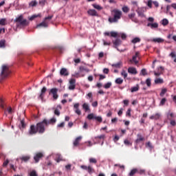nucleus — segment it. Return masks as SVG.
I'll list each match as a JSON object with an SVG mask.
<instances>
[{"label":"nucleus","mask_w":176,"mask_h":176,"mask_svg":"<svg viewBox=\"0 0 176 176\" xmlns=\"http://www.w3.org/2000/svg\"><path fill=\"white\" fill-rule=\"evenodd\" d=\"M45 126H46L45 120L37 123L36 126L35 125H31L29 130V134H30V135H34V134H36L37 133H38V134H43L45 131Z\"/></svg>","instance_id":"nucleus-1"},{"label":"nucleus","mask_w":176,"mask_h":176,"mask_svg":"<svg viewBox=\"0 0 176 176\" xmlns=\"http://www.w3.org/2000/svg\"><path fill=\"white\" fill-rule=\"evenodd\" d=\"M111 14L113 18L109 17V21L110 23H118V21L122 19V12L120 11V10L114 9L111 11Z\"/></svg>","instance_id":"nucleus-2"},{"label":"nucleus","mask_w":176,"mask_h":176,"mask_svg":"<svg viewBox=\"0 0 176 176\" xmlns=\"http://www.w3.org/2000/svg\"><path fill=\"white\" fill-rule=\"evenodd\" d=\"M87 118L88 120H96V122H98V123H102V117L100 116H97L93 113L89 114Z\"/></svg>","instance_id":"nucleus-3"},{"label":"nucleus","mask_w":176,"mask_h":176,"mask_svg":"<svg viewBox=\"0 0 176 176\" xmlns=\"http://www.w3.org/2000/svg\"><path fill=\"white\" fill-rule=\"evenodd\" d=\"M80 168L82 170H85V171H87L88 174H93V173H95L94 168H93L91 166L89 165L88 166L86 165H81Z\"/></svg>","instance_id":"nucleus-4"},{"label":"nucleus","mask_w":176,"mask_h":176,"mask_svg":"<svg viewBox=\"0 0 176 176\" xmlns=\"http://www.w3.org/2000/svg\"><path fill=\"white\" fill-rule=\"evenodd\" d=\"M137 58H140V52H135V56H133L132 59L130 60V63H131V64L134 63L135 65H137V64L140 63Z\"/></svg>","instance_id":"nucleus-5"},{"label":"nucleus","mask_w":176,"mask_h":176,"mask_svg":"<svg viewBox=\"0 0 176 176\" xmlns=\"http://www.w3.org/2000/svg\"><path fill=\"white\" fill-rule=\"evenodd\" d=\"M1 76L6 77L9 75V67L8 65H3L2 66V70L1 73Z\"/></svg>","instance_id":"nucleus-6"},{"label":"nucleus","mask_w":176,"mask_h":176,"mask_svg":"<svg viewBox=\"0 0 176 176\" xmlns=\"http://www.w3.org/2000/svg\"><path fill=\"white\" fill-rule=\"evenodd\" d=\"M14 23H16L17 28H21L23 25V15H20L14 20Z\"/></svg>","instance_id":"nucleus-7"},{"label":"nucleus","mask_w":176,"mask_h":176,"mask_svg":"<svg viewBox=\"0 0 176 176\" xmlns=\"http://www.w3.org/2000/svg\"><path fill=\"white\" fill-rule=\"evenodd\" d=\"M58 91V89L57 88H52L50 91V94L53 95L54 100H57L58 98V95L57 94Z\"/></svg>","instance_id":"nucleus-8"},{"label":"nucleus","mask_w":176,"mask_h":176,"mask_svg":"<svg viewBox=\"0 0 176 176\" xmlns=\"http://www.w3.org/2000/svg\"><path fill=\"white\" fill-rule=\"evenodd\" d=\"M76 80H75V78L70 79L69 90H75V87H76Z\"/></svg>","instance_id":"nucleus-9"},{"label":"nucleus","mask_w":176,"mask_h":176,"mask_svg":"<svg viewBox=\"0 0 176 176\" xmlns=\"http://www.w3.org/2000/svg\"><path fill=\"white\" fill-rule=\"evenodd\" d=\"M43 157V153H37L34 157V160L35 161V163H39V160Z\"/></svg>","instance_id":"nucleus-10"},{"label":"nucleus","mask_w":176,"mask_h":176,"mask_svg":"<svg viewBox=\"0 0 176 176\" xmlns=\"http://www.w3.org/2000/svg\"><path fill=\"white\" fill-rule=\"evenodd\" d=\"M74 108L75 109L74 110L75 113L78 115V116H80V115H82V111H80V109H79V103L74 104Z\"/></svg>","instance_id":"nucleus-11"},{"label":"nucleus","mask_w":176,"mask_h":176,"mask_svg":"<svg viewBox=\"0 0 176 176\" xmlns=\"http://www.w3.org/2000/svg\"><path fill=\"white\" fill-rule=\"evenodd\" d=\"M57 122V120L56 118H52L50 120H47L46 119H44V122H45V126H49V124H54Z\"/></svg>","instance_id":"nucleus-12"},{"label":"nucleus","mask_w":176,"mask_h":176,"mask_svg":"<svg viewBox=\"0 0 176 176\" xmlns=\"http://www.w3.org/2000/svg\"><path fill=\"white\" fill-rule=\"evenodd\" d=\"M60 74L61 76H68L69 75V72L65 67H63L60 71Z\"/></svg>","instance_id":"nucleus-13"},{"label":"nucleus","mask_w":176,"mask_h":176,"mask_svg":"<svg viewBox=\"0 0 176 176\" xmlns=\"http://www.w3.org/2000/svg\"><path fill=\"white\" fill-rule=\"evenodd\" d=\"M128 72L129 74H131V75H137L138 74V72H137V69L135 67H129L128 68Z\"/></svg>","instance_id":"nucleus-14"},{"label":"nucleus","mask_w":176,"mask_h":176,"mask_svg":"<svg viewBox=\"0 0 176 176\" xmlns=\"http://www.w3.org/2000/svg\"><path fill=\"white\" fill-rule=\"evenodd\" d=\"M82 72H90V69H89L86 66H80L79 74H82Z\"/></svg>","instance_id":"nucleus-15"},{"label":"nucleus","mask_w":176,"mask_h":176,"mask_svg":"<svg viewBox=\"0 0 176 176\" xmlns=\"http://www.w3.org/2000/svg\"><path fill=\"white\" fill-rule=\"evenodd\" d=\"M160 116H162V115L160 113H156L155 114L150 116V119L151 120H159V119H160Z\"/></svg>","instance_id":"nucleus-16"},{"label":"nucleus","mask_w":176,"mask_h":176,"mask_svg":"<svg viewBox=\"0 0 176 176\" xmlns=\"http://www.w3.org/2000/svg\"><path fill=\"white\" fill-rule=\"evenodd\" d=\"M164 70V67L160 66V67H158V72H154V75L155 76H160V75H162V74H163V71Z\"/></svg>","instance_id":"nucleus-17"},{"label":"nucleus","mask_w":176,"mask_h":176,"mask_svg":"<svg viewBox=\"0 0 176 176\" xmlns=\"http://www.w3.org/2000/svg\"><path fill=\"white\" fill-rule=\"evenodd\" d=\"M87 13L89 16H98V13H97V11L96 10H89L87 11Z\"/></svg>","instance_id":"nucleus-18"},{"label":"nucleus","mask_w":176,"mask_h":176,"mask_svg":"<svg viewBox=\"0 0 176 176\" xmlns=\"http://www.w3.org/2000/svg\"><path fill=\"white\" fill-rule=\"evenodd\" d=\"M81 140H82V136L77 137L73 143L74 146H78V145H79V143L80 142Z\"/></svg>","instance_id":"nucleus-19"},{"label":"nucleus","mask_w":176,"mask_h":176,"mask_svg":"<svg viewBox=\"0 0 176 176\" xmlns=\"http://www.w3.org/2000/svg\"><path fill=\"white\" fill-rule=\"evenodd\" d=\"M104 35H106V36H109V35H111L112 38H116V36H118V33L116 32H111V33L106 32H104Z\"/></svg>","instance_id":"nucleus-20"},{"label":"nucleus","mask_w":176,"mask_h":176,"mask_svg":"<svg viewBox=\"0 0 176 176\" xmlns=\"http://www.w3.org/2000/svg\"><path fill=\"white\" fill-rule=\"evenodd\" d=\"M137 139L135 140L136 144H138L140 142H141V141H144V140H145V138H144V137H142V135H141V133H139L137 135Z\"/></svg>","instance_id":"nucleus-21"},{"label":"nucleus","mask_w":176,"mask_h":176,"mask_svg":"<svg viewBox=\"0 0 176 176\" xmlns=\"http://www.w3.org/2000/svg\"><path fill=\"white\" fill-rule=\"evenodd\" d=\"M113 43L116 47H118V46H120V45H122V40H120V38H117L113 41Z\"/></svg>","instance_id":"nucleus-22"},{"label":"nucleus","mask_w":176,"mask_h":176,"mask_svg":"<svg viewBox=\"0 0 176 176\" xmlns=\"http://www.w3.org/2000/svg\"><path fill=\"white\" fill-rule=\"evenodd\" d=\"M58 109H61L60 105H58L57 108L55 109V110L54 111V115H56V116H60V110H58Z\"/></svg>","instance_id":"nucleus-23"},{"label":"nucleus","mask_w":176,"mask_h":176,"mask_svg":"<svg viewBox=\"0 0 176 176\" xmlns=\"http://www.w3.org/2000/svg\"><path fill=\"white\" fill-rule=\"evenodd\" d=\"M82 109H85V112H90V106L87 103H84L82 104Z\"/></svg>","instance_id":"nucleus-24"},{"label":"nucleus","mask_w":176,"mask_h":176,"mask_svg":"<svg viewBox=\"0 0 176 176\" xmlns=\"http://www.w3.org/2000/svg\"><path fill=\"white\" fill-rule=\"evenodd\" d=\"M147 27H151V28L152 29L157 28L159 27V24L157 23H148L147 24Z\"/></svg>","instance_id":"nucleus-25"},{"label":"nucleus","mask_w":176,"mask_h":176,"mask_svg":"<svg viewBox=\"0 0 176 176\" xmlns=\"http://www.w3.org/2000/svg\"><path fill=\"white\" fill-rule=\"evenodd\" d=\"M139 90H140V85L138 84H137L135 87H132L131 88V93H135V91H138Z\"/></svg>","instance_id":"nucleus-26"},{"label":"nucleus","mask_w":176,"mask_h":176,"mask_svg":"<svg viewBox=\"0 0 176 176\" xmlns=\"http://www.w3.org/2000/svg\"><path fill=\"white\" fill-rule=\"evenodd\" d=\"M47 90V89L46 88V87H43L41 89V93L39 96V98L41 99V100H43V94H45V93H46V91Z\"/></svg>","instance_id":"nucleus-27"},{"label":"nucleus","mask_w":176,"mask_h":176,"mask_svg":"<svg viewBox=\"0 0 176 176\" xmlns=\"http://www.w3.org/2000/svg\"><path fill=\"white\" fill-rule=\"evenodd\" d=\"M16 124L19 125V128L20 130H21V127H23V120H21V118H18V121L16 122Z\"/></svg>","instance_id":"nucleus-28"},{"label":"nucleus","mask_w":176,"mask_h":176,"mask_svg":"<svg viewBox=\"0 0 176 176\" xmlns=\"http://www.w3.org/2000/svg\"><path fill=\"white\" fill-rule=\"evenodd\" d=\"M155 85H162V83H164V80L162 78H156L155 80Z\"/></svg>","instance_id":"nucleus-29"},{"label":"nucleus","mask_w":176,"mask_h":176,"mask_svg":"<svg viewBox=\"0 0 176 176\" xmlns=\"http://www.w3.org/2000/svg\"><path fill=\"white\" fill-rule=\"evenodd\" d=\"M138 168H133L129 173V176H134L135 174L138 173Z\"/></svg>","instance_id":"nucleus-30"},{"label":"nucleus","mask_w":176,"mask_h":176,"mask_svg":"<svg viewBox=\"0 0 176 176\" xmlns=\"http://www.w3.org/2000/svg\"><path fill=\"white\" fill-rule=\"evenodd\" d=\"M153 42H155L157 43H163V42H164V39L162 38H157L153 39Z\"/></svg>","instance_id":"nucleus-31"},{"label":"nucleus","mask_w":176,"mask_h":176,"mask_svg":"<svg viewBox=\"0 0 176 176\" xmlns=\"http://www.w3.org/2000/svg\"><path fill=\"white\" fill-rule=\"evenodd\" d=\"M167 93V89L164 88L162 89L160 96V97H164V95Z\"/></svg>","instance_id":"nucleus-32"},{"label":"nucleus","mask_w":176,"mask_h":176,"mask_svg":"<svg viewBox=\"0 0 176 176\" xmlns=\"http://www.w3.org/2000/svg\"><path fill=\"white\" fill-rule=\"evenodd\" d=\"M30 159H31L30 155H23V162H28V160H30Z\"/></svg>","instance_id":"nucleus-33"},{"label":"nucleus","mask_w":176,"mask_h":176,"mask_svg":"<svg viewBox=\"0 0 176 176\" xmlns=\"http://www.w3.org/2000/svg\"><path fill=\"white\" fill-rule=\"evenodd\" d=\"M38 27H44V28H47V23L45 21L41 22L40 24L37 25V28Z\"/></svg>","instance_id":"nucleus-34"},{"label":"nucleus","mask_w":176,"mask_h":176,"mask_svg":"<svg viewBox=\"0 0 176 176\" xmlns=\"http://www.w3.org/2000/svg\"><path fill=\"white\" fill-rule=\"evenodd\" d=\"M141 42V38H138V37H135V38H133L132 41H131V43H138Z\"/></svg>","instance_id":"nucleus-35"},{"label":"nucleus","mask_w":176,"mask_h":176,"mask_svg":"<svg viewBox=\"0 0 176 176\" xmlns=\"http://www.w3.org/2000/svg\"><path fill=\"white\" fill-rule=\"evenodd\" d=\"M115 82L117 85H122V83H123V79L120 78H118L116 80Z\"/></svg>","instance_id":"nucleus-36"},{"label":"nucleus","mask_w":176,"mask_h":176,"mask_svg":"<svg viewBox=\"0 0 176 176\" xmlns=\"http://www.w3.org/2000/svg\"><path fill=\"white\" fill-rule=\"evenodd\" d=\"M121 75L123 76L124 79H126V78H127V72H126V70L122 69L121 72Z\"/></svg>","instance_id":"nucleus-37"},{"label":"nucleus","mask_w":176,"mask_h":176,"mask_svg":"<svg viewBox=\"0 0 176 176\" xmlns=\"http://www.w3.org/2000/svg\"><path fill=\"white\" fill-rule=\"evenodd\" d=\"M166 102H167V98H164L161 100V101L160 102V105L163 106L166 104Z\"/></svg>","instance_id":"nucleus-38"},{"label":"nucleus","mask_w":176,"mask_h":176,"mask_svg":"<svg viewBox=\"0 0 176 176\" xmlns=\"http://www.w3.org/2000/svg\"><path fill=\"white\" fill-rule=\"evenodd\" d=\"M92 6H94L95 9H97V10H102V7H101L100 5L93 4Z\"/></svg>","instance_id":"nucleus-39"},{"label":"nucleus","mask_w":176,"mask_h":176,"mask_svg":"<svg viewBox=\"0 0 176 176\" xmlns=\"http://www.w3.org/2000/svg\"><path fill=\"white\" fill-rule=\"evenodd\" d=\"M29 176H38V173H36V170H33L30 172Z\"/></svg>","instance_id":"nucleus-40"},{"label":"nucleus","mask_w":176,"mask_h":176,"mask_svg":"<svg viewBox=\"0 0 176 176\" xmlns=\"http://www.w3.org/2000/svg\"><path fill=\"white\" fill-rule=\"evenodd\" d=\"M122 65V63L119 62L118 63H115L112 65V67H114L115 68H120Z\"/></svg>","instance_id":"nucleus-41"},{"label":"nucleus","mask_w":176,"mask_h":176,"mask_svg":"<svg viewBox=\"0 0 176 176\" xmlns=\"http://www.w3.org/2000/svg\"><path fill=\"white\" fill-rule=\"evenodd\" d=\"M151 81V78H147L146 80V84L147 85L148 87H151L152 85V82Z\"/></svg>","instance_id":"nucleus-42"},{"label":"nucleus","mask_w":176,"mask_h":176,"mask_svg":"<svg viewBox=\"0 0 176 176\" xmlns=\"http://www.w3.org/2000/svg\"><path fill=\"white\" fill-rule=\"evenodd\" d=\"M122 12H124V13H129V10H130L129 7H127V6H124V7H122Z\"/></svg>","instance_id":"nucleus-43"},{"label":"nucleus","mask_w":176,"mask_h":176,"mask_svg":"<svg viewBox=\"0 0 176 176\" xmlns=\"http://www.w3.org/2000/svg\"><path fill=\"white\" fill-rule=\"evenodd\" d=\"M111 86H112V82H107L103 86V87L104 89H109Z\"/></svg>","instance_id":"nucleus-44"},{"label":"nucleus","mask_w":176,"mask_h":176,"mask_svg":"<svg viewBox=\"0 0 176 176\" xmlns=\"http://www.w3.org/2000/svg\"><path fill=\"white\" fill-rule=\"evenodd\" d=\"M0 25H6V19H0Z\"/></svg>","instance_id":"nucleus-45"},{"label":"nucleus","mask_w":176,"mask_h":176,"mask_svg":"<svg viewBox=\"0 0 176 176\" xmlns=\"http://www.w3.org/2000/svg\"><path fill=\"white\" fill-rule=\"evenodd\" d=\"M138 16H140V17H144V12H142V10L139 9L138 10Z\"/></svg>","instance_id":"nucleus-46"},{"label":"nucleus","mask_w":176,"mask_h":176,"mask_svg":"<svg viewBox=\"0 0 176 176\" xmlns=\"http://www.w3.org/2000/svg\"><path fill=\"white\" fill-rule=\"evenodd\" d=\"M89 163H94V164H97V160L96 158H89Z\"/></svg>","instance_id":"nucleus-47"},{"label":"nucleus","mask_w":176,"mask_h":176,"mask_svg":"<svg viewBox=\"0 0 176 176\" xmlns=\"http://www.w3.org/2000/svg\"><path fill=\"white\" fill-rule=\"evenodd\" d=\"M126 116H129V118H131V109H128L126 113Z\"/></svg>","instance_id":"nucleus-48"},{"label":"nucleus","mask_w":176,"mask_h":176,"mask_svg":"<svg viewBox=\"0 0 176 176\" xmlns=\"http://www.w3.org/2000/svg\"><path fill=\"white\" fill-rule=\"evenodd\" d=\"M168 25V20L167 19H164L162 20V25Z\"/></svg>","instance_id":"nucleus-49"},{"label":"nucleus","mask_w":176,"mask_h":176,"mask_svg":"<svg viewBox=\"0 0 176 176\" xmlns=\"http://www.w3.org/2000/svg\"><path fill=\"white\" fill-rule=\"evenodd\" d=\"M36 5H38V2H36V1H32L30 3V6H36Z\"/></svg>","instance_id":"nucleus-50"},{"label":"nucleus","mask_w":176,"mask_h":176,"mask_svg":"<svg viewBox=\"0 0 176 176\" xmlns=\"http://www.w3.org/2000/svg\"><path fill=\"white\" fill-rule=\"evenodd\" d=\"M6 41L5 40H1L0 41V47H5V43H6Z\"/></svg>","instance_id":"nucleus-51"},{"label":"nucleus","mask_w":176,"mask_h":176,"mask_svg":"<svg viewBox=\"0 0 176 176\" xmlns=\"http://www.w3.org/2000/svg\"><path fill=\"white\" fill-rule=\"evenodd\" d=\"M87 97L91 99L90 102H91V101H93V94L91 92L88 93Z\"/></svg>","instance_id":"nucleus-52"},{"label":"nucleus","mask_w":176,"mask_h":176,"mask_svg":"<svg viewBox=\"0 0 176 176\" xmlns=\"http://www.w3.org/2000/svg\"><path fill=\"white\" fill-rule=\"evenodd\" d=\"M96 138V139L98 138V140H105V135H98Z\"/></svg>","instance_id":"nucleus-53"},{"label":"nucleus","mask_w":176,"mask_h":176,"mask_svg":"<svg viewBox=\"0 0 176 176\" xmlns=\"http://www.w3.org/2000/svg\"><path fill=\"white\" fill-rule=\"evenodd\" d=\"M141 74L143 75V76H145L146 75H148V73H146V69H142L141 70Z\"/></svg>","instance_id":"nucleus-54"},{"label":"nucleus","mask_w":176,"mask_h":176,"mask_svg":"<svg viewBox=\"0 0 176 176\" xmlns=\"http://www.w3.org/2000/svg\"><path fill=\"white\" fill-rule=\"evenodd\" d=\"M169 120H170V125H171V126H176V122H175V120H171V119H169Z\"/></svg>","instance_id":"nucleus-55"},{"label":"nucleus","mask_w":176,"mask_h":176,"mask_svg":"<svg viewBox=\"0 0 176 176\" xmlns=\"http://www.w3.org/2000/svg\"><path fill=\"white\" fill-rule=\"evenodd\" d=\"M146 146H148L150 149H153V146L151 142L146 143Z\"/></svg>","instance_id":"nucleus-56"},{"label":"nucleus","mask_w":176,"mask_h":176,"mask_svg":"<svg viewBox=\"0 0 176 176\" xmlns=\"http://www.w3.org/2000/svg\"><path fill=\"white\" fill-rule=\"evenodd\" d=\"M56 161L57 162V163H60V162H63V157H61V155H59L56 159Z\"/></svg>","instance_id":"nucleus-57"},{"label":"nucleus","mask_w":176,"mask_h":176,"mask_svg":"<svg viewBox=\"0 0 176 176\" xmlns=\"http://www.w3.org/2000/svg\"><path fill=\"white\" fill-rule=\"evenodd\" d=\"M138 174H140V175H142V174H145V170H138Z\"/></svg>","instance_id":"nucleus-58"},{"label":"nucleus","mask_w":176,"mask_h":176,"mask_svg":"<svg viewBox=\"0 0 176 176\" xmlns=\"http://www.w3.org/2000/svg\"><path fill=\"white\" fill-rule=\"evenodd\" d=\"M152 3H153V2H152V0H149L147 3V6H148V8H150V9H152Z\"/></svg>","instance_id":"nucleus-59"},{"label":"nucleus","mask_w":176,"mask_h":176,"mask_svg":"<svg viewBox=\"0 0 176 176\" xmlns=\"http://www.w3.org/2000/svg\"><path fill=\"white\" fill-rule=\"evenodd\" d=\"M65 126V122H61L60 124H58L57 125V127H59V128H63Z\"/></svg>","instance_id":"nucleus-60"},{"label":"nucleus","mask_w":176,"mask_h":176,"mask_svg":"<svg viewBox=\"0 0 176 176\" xmlns=\"http://www.w3.org/2000/svg\"><path fill=\"white\" fill-rule=\"evenodd\" d=\"M24 25H28V21L25 19L23 20V26L24 27Z\"/></svg>","instance_id":"nucleus-61"},{"label":"nucleus","mask_w":176,"mask_h":176,"mask_svg":"<svg viewBox=\"0 0 176 176\" xmlns=\"http://www.w3.org/2000/svg\"><path fill=\"white\" fill-rule=\"evenodd\" d=\"M170 57H172V58H175V57H176V54H175V52H171V53L170 54Z\"/></svg>","instance_id":"nucleus-62"},{"label":"nucleus","mask_w":176,"mask_h":176,"mask_svg":"<svg viewBox=\"0 0 176 176\" xmlns=\"http://www.w3.org/2000/svg\"><path fill=\"white\" fill-rule=\"evenodd\" d=\"M153 5L156 7V8H159V2L155 1H153Z\"/></svg>","instance_id":"nucleus-63"},{"label":"nucleus","mask_w":176,"mask_h":176,"mask_svg":"<svg viewBox=\"0 0 176 176\" xmlns=\"http://www.w3.org/2000/svg\"><path fill=\"white\" fill-rule=\"evenodd\" d=\"M124 144H125V145H131V144L130 143V141H129L128 140H125L124 141Z\"/></svg>","instance_id":"nucleus-64"}]
</instances>
